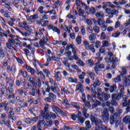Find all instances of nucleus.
<instances>
[{
  "label": "nucleus",
  "instance_id": "obj_58",
  "mask_svg": "<svg viewBox=\"0 0 130 130\" xmlns=\"http://www.w3.org/2000/svg\"><path fill=\"white\" fill-rule=\"evenodd\" d=\"M58 74H59V72H55V78L56 79V80L58 82L60 81V77H59V76H58Z\"/></svg>",
  "mask_w": 130,
  "mask_h": 130
},
{
  "label": "nucleus",
  "instance_id": "obj_37",
  "mask_svg": "<svg viewBox=\"0 0 130 130\" xmlns=\"http://www.w3.org/2000/svg\"><path fill=\"white\" fill-rule=\"evenodd\" d=\"M100 85H101V82H100L98 78H96L94 82L93 83V86L97 87L98 86H100Z\"/></svg>",
  "mask_w": 130,
  "mask_h": 130
},
{
  "label": "nucleus",
  "instance_id": "obj_43",
  "mask_svg": "<svg viewBox=\"0 0 130 130\" xmlns=\"http://www.w3.org/2000/svg\"><path fill=\"white\" fill-rule=\"evenodd\" d=\"M85 128H86V129H90V128H91V124L90 123V121L87 120L86 121H85Z\"/></svg>",
  "mask_w": 130,
  "mask_h": 130
},
{
  "label": "nucleus",
  "instance_id": "obj_23",
  "mask_svg": "<svg viewBox=\"0 0 130 130\" xmlns=\"http://www.w3.org/2000/svg\"><path fill=\"white\" fill-rule=\"evenodd\" d=\"M25 68L27 71L30 73L31 75H34V74H35V70L32 68L31 67L28 66V65H26Z\"/></svg>",
  "mask_w": 130,
  "mask_h": 130
},
{
  "label": "nucleus",
  "instance_id": "obj_4",
  "mask_svg": "<svg viewBox=\"0 0 130 130\" xmlns=\"http://www.w3.org/2000/svg\"><path fill=\"white\" fill-rule=\"evenodd\" d=\"M27 79V81L29 82V86L31 88H35L36 89L38 88V82L34 77L28 76Z\"/></svg>",
  "mask_w": 130,
  "mask_h": 130
},
{
  "label": "nucleus",
  "instance_id": "obj_5",
  "mask_svg": "<svg viewBox=\"0 0 130 130\" xmlns=\"http://www.w3.org/2000/svg\"><path fill=\"white\" fill-rule=\"evenodd\" d=\"M43 118H45L46 120H48L49 118H52V119H56L57 115L55 113L53 112H47L45 113L44 112H43Z\"/></svg>",
  "mask_w": 130,
  "mask_h": 130
},
{
  "label": "nucleus",
  "instance_id": "obj_39",
  "mask_svg": "<svg viewBox=\"0 0 130 130\" xmlns=\"http://www.w3.org/2000/svg\"><path fill=\"white\" fill-rule=\"evenodd\" d=\"M46 124V122L44 120H40L39 122L38 123V127H41V125H44L45 127V124Z\"/></svg>",
  "mask_w": 130,
  "mask_h": 130
},
{
  "label": "nucleus",
  "instance_id": "obj_53",
  "mask_svg": "<svg viewBox=\"0 0 130 130\" xmlns=\"http://www.w3.org/2000/svg\"><path fill=\"white\" fill-rule=\"evenodd\" d=\"M80 29L82 35H86V29H85V27L83 26H81Z\"/></svg>",
  "mask_w": 130,
  "mask_h": 130
},
{
  "label": "nucleus",
  "instance_id": "obj_63",
  "mask_svg": "<svg viewBox=\"0 0 130 130\" xmlns=\"http://www.w3.org/2000/svg\"><path fill=\"white\" fill-rule=\"evenodd\" d=\"M22 35L23 37H28L31 35V31H29V32H23Z\"/></svg>",
  "mask_w": 130,
  "mask_h": 130
},
{
  "label": "nucleus",
  "instance_id": "obj_29",
  "mask_svg": "<svg viewBox=\"0 0 130 130\" xmlns=\"http://www.w3.org/2000/svg\"><path fill=\"white\" fill-rule=\"evenodd\" d=\"M38 90L35 88L34 87H32L31 91L29 92V95L30 96H35V94H37Z\"/></svg>",
  "mask_w": 130,
  "mask_h": 130
},
{
  "label": "nucleus",
  "instance_id": "obj_15",
  "mask_svg": "<svg viewBox=\"0 0 130 130\" xmlns=\"http://www.w3.org/2000/svg\"><path fill=\"white\" fill-rule=\"evenodd\" d=\"M90 118L92 123H94L98 118H97V115L95 113H92L90 115Z\"/></svg>",
  "mask_w": 130,
  "mask_h": 130
},
{
  "label": "nucleus",
  "instance_id": "obj_14",
  "mask_svg": "<svg viewBox=\"0 0 130 130\" xmlns=\"http://www.w3.org/2000/svg\"><path fill=\"white\" fill-rule=\"evenodd\" d=\"M44 109H43V110L44 111H42V117H43V112H44V113H46L45 112H49V111L50 110V109L49 108V105H48V103H46V104H44Z\"/></svg>",
  "mask_w": 130,
  "mask_h": 130
},
{
  "label": "nucleus",
  "instance_id": "obj_60",
  "mask_svg": "<svg viewBox=\"0 0 130 130\" xmlns=\"http://www.w3.org/2000/svg\"><path fill=\"white\" fill-rule=\"evenodd\" d=\"M77 63L79 65L81 66V67H84V66H85V63L84 62H83V61H82V60H81V59H78L77 61Z\"/></svg>",
  "mask_w": 130,
  "mask_h": 130
},
{
  "label": "nucleus",
  "instance_id": "obj_16",
  "mask_svg": "<svg viewBox=\"0 0 130 130\" xmlns=\"http://www.w3.org/2000/svg\"><path fill=\"white\" fill-rule=\"evenodd\" d=\"M103 123V122L101 120L98 119L97 121L94 123V124L95 125V130L99 129L100 126H101V125Z\"/></svg>",
  "mask_w": 130,
  "mask_h": 130
},
{
  "label": "nucleus",
  "instance_id": "obj_52",
  "mask_svg": "<svg viewBox=\"0 0 130 130\" xmlns=\"http://www.w3.org/2000/svg\"><path fill=\"white\" fill-rule=\"evenodd\" d=\"M107 5H108V7L111 8V9H115V8H116V6L111 4V3L110 2H107Z\"/></svg>",
  "mask_w": 130,
  "mask_h": 130
},
{
  "label": "nucleus",
  "instance_id": "obj_32",
  "mask_svg": "<svg viewBox=\"0 0 130 130\" xmlns=\"http://www.w3.org/2000/svg\"><path fill=\"white\" fill-rule=\"evenodd\" d=\"M86 50H90L93 53L96 52V50L95 49V48H94V45L93 44L89 45V46L87 48Z\"/></svg>",
  "mask_w": 130,
  "mask_h": 130
},
{
  "label": "nucleus",
  "instance_id": "obj_34",
  "mask_svg": "<svg viewBox=\"0 0 130 130\" xmlns=\"http://www.w3.org/2000/svg\"><path fill=\"white\" fill-rule=\"evenodd\" d=\"M7 90V87H3L0 90V97L2 98L5 95V91Z\"/></svg>",
  "mask_w": 130,
  "mask_h": 130
},
{
  "label": "nucleus",
  "instance_id": "obj_61",
  "mask_svg": "<svg viewBox=\"0 0 130 130\" xmlns=\"http://www.w3.org/2000/svg\"><path fill=\"white\" fill-rule=\"evenodd\" d=\"M3 64L4 68H6V67H8V59H7V58H5L3 60Z\"/></svg>",
  "mask_w": 130,
  "mask_h": 130
},
{
  "label": "nucleus",
  "instance_id": "obj_35",
  "mask_svg": "<svg viewBox=\"0 0 130 130\" xmlns=\"http://www.w3.org/2000/svg\"><path fill=\"white\" fill-rule=\"evenodd\" d=\"M9 105V102L6 101L4 103V110L8 112L9 111V107L8 106Z\"/></svg>",
  "mask_w": 130,
  "mask_h": 130
},
{
  "label": "nucleus",
  "instance_id": "obj_55",
  "mask_svg": "<svg viewBox=\"0 0 130 130\" xmlns=\"http://www.w3.org/2000/svg\"><path fill=\"white\" fill-rule=\"evenodd\" d=\"M43 71L44 74L46 75L47 78H49V75H50V72H49V71H48V70L47 69H44Z\"/></svg>",
  "mask_w": 130,
  "mask_h": 130
},
{
  "label": "nucleus",
  "instance_id": "obj_59",
  "mask_svg": "<svg viewBox=\"0 0 130 130\" xmlns=\"http://www.w3.org/2000/svg\"><path fill=\"white\" fill-rule=\"evenodd\" d=\"M105 51H106V49H105V47H104V46H102L99 49V52L101 53H104Z\"/></svg>",
  "mask_w": 130,
  "mask_h": 130
},
{
  "label": "nucleus",
  "instance_id": "obj_62",
  "mask_svg": "<svg viewBox=\"0 0 130 130\" xmlns=\"http://www.w3.org/2000/svg\"><path fill=\"white\" fill-rule=\"evenodd\" d=\"M120 35V32L119 31H116V32L112 34V37H114L115 38H116V37H118Z\"/></svg>",
  "mask_w": 130,
  "mask_h": 130
},
{
  "label": "nucleus",
  "instance_id": "obj_7",
  "mask_svg": "<svg viewBox=\"0 0 130 130\" xmlns=\"http://www.w3.org/2000/svg\"><path fill=\"white\" fill-rule=\"evenodd\" d=\"M43 84L45 85V86H47V88H42V93L43 94L44 96H45L46 95V93H49L50 92V89H51V87L49 86V83L47 81H43Z\"/></svg>",
  "mask_w": 130,
  "mask_h": 130
},
{
  "label": "nucleus",
  "instance_id": "obj_10",
  "mask_svg": "<svg viewBox=\"0 0 130 130\" xmlns=\"http://www.w3.org/2000/svg\"><path fill=\"white\" fill-rule=\"evenodd\" d=\"M77 119L80 123L85 122V120H86V119L84 117H82V113L81 111H78L77 113Z\"/></svg>",
  "mask_w": 130,
  "mask_h": 130
},
{
  "label": "nucleus",
  "instance_id": "obj_18",
  "mask_svg": "<svg viewBox=\"0 0 130 130\" xmlns=\"http://www.w3.org/2000/svg\"><path fill=\"white\" fill-rule=\"evenodd\" d=\"M64 54L66 56H67V57H68L69 60H74V59H75L74 56H72L71 51H68V52H65Z\"/></svg>",
  "mask_w": 130,
  "mask_h": 130
},
{
  "label": "nucleus",
  "instance_id": "obj_1",
  "mask_svg": "<svg viewBox=\"0 0 130 130\" xmlns=\"http://www.w3.org/2000/svg\"><path fill=\"white\" fill-rule=\"evenodd\" d=\"M105 59L112 69L115 68V63H116L117 61H118V59L117 58H114L113 53L111 51L108 52L107 57H106Z\"/></svg>",
  "mask_w": 130,
  "mask_h": 130
},
{
  "label": "nucleus",
  "instance_id": "obj_3",
  "mask_svg": "<svg viewBox=\"0 0 130 130\" xmlns=\"http://www.w3.org/2000/svg\"><path fill=\"white\" fill-rule=\"evenodd\" d=\"M103 114L102 118L104 122H108L109 121V113L108 112V109L105 108L102 109Z\"/></svg>",
  "mask_w": 130,
  "mask_h": 130
},
{
  "label": "nucleus",
  "instance_id": "obj_50",
  "mask_svg": "<svg viewBox=\"0 0 130 130\" xmlns=\"http://www.w3.org/2000/svg\"><path fill=\"white\" fill-rule=\"evenodd\" d=\"M68 81L70 83H77L78 82V79L77 78L73 79L72 77H70L68 79Z\"/></svg>",
  "mask_w": 130,
  "mask_h": 130
},
{
  "label": "nucleus",
  "instance_id": "obj_25",
  "mask_svg": "<svg viewBox=\"0 0 130 130\" xmlns=\"http://www.w3.org/2000/svg\"><path fill=\"white\" fill-rule=\"evenodd\" d=\"M13 85V84H11L10 86L6 87V93H7V94H12L13 92H14L13 88L12 87Z\"/></svg>",
  "mask_w": 130,
  "mask_h": 130
},
{
  "label": "nucleus",
  "instance_id": "obj_24",
  "mask_svg": "<svg viewBox=\"0 0 130 130\" xmlns=\"http://www.w3.org/2000/svg\"><path fill=\"white\" fill-rule=\"evenodd\" d=\"M123 94H122L121 93H118L117 95L113 94L112 95V99H116L118 101L121 98V96H122Z\"/></svg>",
  "mask_w": 130,
  "mask_h": 130
},
{
  "label": "nucleus",
  "instance_id": "obj_6",
  "mask_svg": "<svg viewBox=\"0 0 130 130\" xmlns=\"http://www.w3.org/2000/svg\"><path fill=\"white\" fill-rule=\"evenodd\" d=\"M122 71L120 74V75L116 77L114 81L115 83H118V82L121 81V79L120 78L121 77H124L126 74V67H123L122 68Z\"/></svg>",
  "mask_w": 130,
  "mask_h": 130
},
{
  "label": "nucleus",
  "instance_id": "obj_9",
  "mask_svg": "<svg viewBox=\"0 0 130 130\" xmlns=\"http://www.w3.org/2000/svg\"><path fill=\"white\" fill-rule=\"evenodd\" d=\"M118 119V117L117 116V113H115L113 115H111L110 116V122L111 125L114 124L116 121H117Z\"/></svg>",
  "mask_w": 130,
  "mask_h": 130
},
{
  "label": "nucleus",
  "instance_id": "obj_22",
  "mask_svg": "<svg viewBox=\"0 0 130 130\" xmlns=\"http://www.w3.org/2000/svg\"><path fill=\"white\" fill-rule=\"evenodd\" d=\"M95 16L96 17V18H99V19H103V18L105 17L104 13L101 11L96 12L95 14Z\"/></svg>",
  "mask_w": 130,
  "mask_h": 130
},
{
  "label": "nucleus",
  "instance_id": "obj_31",
  "mask_svg": "<svg viewBox=\"0 0 130 130\" xmlns=\"http://www.w3.org/2000/svg\"><path fill=\"white\" fill-rule=\"evenodd\" d=\"M93 30L95 34H99L100 32V27L96 25L93 26Z\"/></svg>",
  "mask_w": 130,
  "mask_h": 130
},
{
  "label": "nucleus",
  "instance_id": "obj_40",
  "mask_svg": "<svg viewBox=\"0 0 130 130\" xmlns=\"http://www.w3.org/2000/svg\"><path fill=\"white\" fill-rule=\"evenodd\" d=\"M116 90V85H113L110 86L109 88V91L110 93H113L114 91H115Z\"/></svg>",
  "mask_w": 130,
  "mask_h": 130
},
{
  "label": "nucleus",
  "instance_id": "obj_27",
  "mask_svg": "<svg viewBox=\"0 0 130 130\" xmlns=\"http://www.w3.org/2000/svg\"><path fill=\"white\" fill-rule=\"evenodd\" d=\"M130 121V117L128 115L125 116L122 120V121L125 124H128Z\"/></svg>",
  "mask_w": 130,
  "mask_h": 130
},
{
  "label": "nucleus",
  "instance_id": "obj_21",
  "mask_svg": "<svg viewBox=\"0 0 130 130\" xmlns=\"http://www.w3.org/2000/svg\"><path fill=\"white\" fill-rule=\"evenodd\" d=\"M124 85L129 87L130 86V76L129 75L127 77H125L124 79Z\"/></svg>",
  "mask_w": 130,
  "mask_h": 130
},
{
  "label": "nucleus",
  "instance_id": "obj_47",
  "mask_svg": "<svg viewBox=\"0 0 130 130\" xmlns=\"http://www.w3.org/2000/svg\"><path fill=\"white\" fill-rule=\"evenodd\" d=\"M69 59L67 58H66L63 61V63L64 64L66 67H67V68H70V64L68 62Z\"/></svg>",
  "mask_w": 130,
  "mask_h": 130
},
{
  "label": "nucleus",
  "instance_id": "obj_64",
  "mask_svg": "<svg viewBox=\"0 0 130 130\" xmlns=\"http://www.w3.org/2000/svg\"><path fill=\"white\" fill-rule=\"evenodd\" d=\"M107 127L106 126L103 125V124L101 125V126L99 127V129L98 130H108Z\"/></svg>",
  "mask_w": 130,
  "mask_h": 130
},
{
  "label": "nucleus",
  "instance_id": "obj_49",
  "mask_svg": "<svg viewBox=\"0 0 130 130\" xmlns=\"http://www.w3.org/2000/svg\"><path fill=\"white\" fill-rule=\"evenodd\" d=\"M6 33L7 34V36H9V37L10 38V39H14V36L12 34H11V32H10V30H6Z\"/></svg>",
  "mask_w": 130,
  "mask_h": 130
},
{
  "label": "nucleus",
  "instance_id": "obj_54",
  "mask_svg": "<svg viewBox=\"0 0 130 130\" xmlns=\"http://www.w3.org/2000/svg\"><path fill=\"white\" fill-rule=\"evenodd\" d=\"M72 106H74V107H75V108H76L77 109H80V106L79 105V104L77 103H75V102H72L71 103Z\"/></svg>",
  "mask_w": 130,
  "mask_h": 130
},
{
  "label": "nucleus",
  "instance_id": "obj_12",
  "mask_svg": "<svg viewBox=\"0 0 130 130\" xmlns=\"http://www.w3.org/2000/svg\"><path fill=\"white\" fill-rule=\"evenodd\" d=\"M96 38H97V37H96V34L95 32L91 34L88 36V39L91 43H95Z\"/></svg>",
  "mask_w": 130,
  "mask_h": 130
},
{
  "label": "nucleus",
  "instance_id": "obj_28",
  "mask_svg": "<svg viewBox=\"0 0 130 130\" xmlns=\"http://www.w3.org/2000/svg\"><path fill=\"white\" fill-rule=\"evenodd\" d=\"M72 53L74 55V59H75V60H78V59H79V57L78 56V55L77 54V50H76V49L75 48H73L72 49Z\"/></svg>",
  "mask_w": 130,
  "mask_h": 130
},
{
  "label": "nucleus",
  "instance_id": "obj_8",
  "mask_svg": "<svg viewBox=\"0 0 130 130\" xmlns=\"http://www.w3.org/2000/svg\"><path fill=\"white\" fill-rule=\"evenodd\" d=\"M52 109L55 113H56V114H57V113H61L62 115H64V116L67 115V113H66V112H63L61 109L54 105L52 106Z\"/></svg>",
  "mask_w": 130,
  "mask_h": 130
},
{
  "label": "nucleus",
  "instance_id": "obj_33",
  "mask_svg": "<svg viewBox=\"0 0 130 130\" xmlns=\"http://www.w3.org/2000/svg\"><path fill=\"white\" fill-rule=\"evenodd\" d=\"M77 10L78 12L79 16H80V17H82V16L85 14V11L82 10L81 7H77Z\"/></svg>",
  "mask_w": 130,
  "mask_h": 130
},
{
  "label": "nucleus",
  "instance_id": "obj_38",
  "mask_svg": "<svg viewBox=\"0 0 130 130\" xmlns=\"http://www.w3.org/2000/svg\"><path fill=\"white\" fill-rule=\"evenodd\" d=\"M52 120H50L49 121H46L45 124V127H50L52 125Z\"/></svg>",
  "mask_w": 130,
  "mask_h": 130
},
{
  "label": "nucleus",
  "instance_id": "obj_36",
  "mask_svg": "<svg viewBox=\"0 0 130 130\" xmlns=\"http://www.w3.org/2000/svg\"><path fill=\"white\" fill-rule=\"evenodd\" d=\"M18 92L19 94V95H24L25 96H27L28 93H27V91H24L23 89H18Z\"/></svg>",
  "mask_w": 130,
  "mask_h": 130
},
{
  "label": "nucleus",
  "instance_id": "obj_51",
  "mask_svg": "<svg viewBox=\"0 0 130 130\" xmlns=\"http://www.w3.org/2000/svg\"><path fill=\"white\" fill-rule=\"evenodd\" d=\"M76 42L78 45H80L82 43V37L78 36L76 38Z\"/></svg>",
  "mask_w": 130,
  "mask_h": 130
},
{
  "label": "nucleus",
  "instance_id": "obj_46",
  "mask_svg": "<svg viewBox=\"0 0 130 130\" xmlns=\"http://www.w3.org/2000/svg\"><path fill=\"white\" fill-rule=\"evenodd\" d=\"M71 67L73 68V69L76 70L77 72H78V73H82V71L81 70V69H79V67H78V66L74 64V65H72Z\"/></svg>",
  "mask_w": 130,
  "mask_h": 130
},
{
  "label": "nucleus",
  "instance_id": "obj_19",
  "mask_svg": "<svg viewBox=\"0 0 130 130\" xmlns=\"http://www.w3.org/2000/svg\"><path fill=\"white\" fill-rule=\"evenodd\" d=\"M48 97H50L51 100L53 102H55L56 101V95L52 92H49L48 94Z\"/></svg>",
  "mask_w": 130,
  "mask_h": 130
},
{
  "label": "nucleus",
  "instance_id": "obj_42",
  "mask_svg": "<svg viewBox=\"0 0 130 130\" xmlns=\"http://www.w3.org/2000/svg\"><path fill=\"white\" fill-rule=\"evenodd\" d=\"M6 57V54L5 53V51L3 49H0V58L3 59L4 57Z\"/></svg>",
  "mask_w": 130,
  "mask_h": 130
},
{
  "label": "nucleus",
  "instance_id": "obj_26",
  "mask_svg": "<svg viewBox=\"0 0 130 130\" xmlns=\"http://www.w3.org/2000/svg\"><path fill=\"white\" fill-rule=\"evenodd\" d=\"M87 74L89 76L90 79H91V80H92L93 81L95 80V74L92 73V72L90 71V70H88L87 71Z\"/></svg>",
  "mask_w": 130,
  "mask_h": 130
},
{
  "label": "nucleus",
  "instance_id": "obj_17",
  "mask_svg": "<svg viewBox=\"0 0 130 130\" xmlns=\"http://www.w3.org/2000/svg\"><path fill=\"white\" fill-rule=\"evenodd\" d=\"M81 93L84 92V87H83V84L81 82H78V84L76 86V91H80Z\"/></svg>",
  "mask_w": 130,
  "mask_h": 130
},
{
  "label": "nucleus",
  "instance_id": "obj_2",
  "mask_svg": "<svg viewBox=\"0 0 130 130\" xmlns=\"http://www.w3.org/2000/svg\"><path fill=\"white\" fill-rule=\"evenodd\" d=\"M122 98L121 104L123 107H126L125 113L127 114L128 112H130V101H127L128 98L125 95H123Z\"/></svg>",
  "mask_w": 130,
  "mask_h": 130
},
{
  "label": "nucleus",
  "instance_id": "obj_20",
  "mask_svg": "<svg viewBox=\"0 0 130 130\" xmlns=\"http://www.w3.org/2000/svg\"><path fill=\"white\" fill-rule=\"evenodd\" d=\"M118 90L120 91V92H119L120 94L123 95V94L125 93V91L124 90V86H122V85L121 84H118Z\"/></svg>",
  "mask_w": 130,
  "mask_h": 130
},
{
  "label": "nucleus",
  "instance_id": "obj_57",
  "mask_svg": "<svg viewBox=\"0 0 130 130\" xmlns=\"http://www.w3.org/2000/svg\"><path fill=\"white\" fill-rule=\"evenodd\" d=\"M22 104H20L19 106L21 107V108H24V107H27L28 106V104L23 101V103H21Z\"/></svg>",
  "mask_w": 130,
  "mask_h": 130
},
{
  "label": "nucleus",
  "instance_id": "obj_13",
  "mask_svg": "<svg viewBox=\"0 0 130 130\" xmlns=\"http://www.w3.org/2000/svg\"><path fill=\"white\" fill-rule=\"evenodd\" d=\"M101 105V103H100L99 101H96V103L92 105V109H95V110H97L98 111H100V110H101V109L99 108V106H100Z\"/></svg>",
  "mask_w": 130,
  "mask_h": 130
},
{
  "label": "nucleus",
  "instance_id": "obj_41",
  "mask_svg": "<svg viewBox=\"0 0 130 130\" xmlns=\"http://www.w3.org/2000/svg\"><path fill=\"white\" fill-rule=\"evenodd\" d=\"M19 72L21 75L23 76V78H27V76H28V73L26 71L23 70H20Z\"/></svg>",
  "mask_w": 130,
  "mask_h": 130
},
{
  "label": "nucleus",
  "instance_id": "obj_11",
  "mask_svg": "<svg viewBox=\"0 0 130 130\" xmlns=\"http://www.w3.org/2000/svg\"><path fill=\"white\" fill-rule=\"evenodd\" d=\"M51 90H52L54 93H58V95H60L59 93H58V92H59V87L57 86V83H54V86H51Z\"/></svg>",
  "mask_w": 130,
  "mask_h": 130
},
{
  "label": "nucleus",
  "instance_id": "obj_48",
  "mask_svg": "<svg viewBox=\"0 0 130 130\" xmlns=\"http://www.w3.org/2000/svg\"><path fill=\"white\" fill-rule=\"evenodd\" d=\"M53 31L54 32H56L58 35H60V29H59L57 27L54 26V28H53Z\"/></svg>",
  "mask_w": 130,
  "mask_h": 130
},
{
  "label": "nucleus",
  "instance_id": "obj_45",
  "mask_svg": "<svg viewBox=\"0 0 130 130\" xmlns=\"http://www.w3.org/2000/svg\"><path fill=\"white\" fill-rule=\"evenodd\" d=\"M75 47H74V45H72V44H68L67 47L65 49V50L66 51H69L70 50V49H72L73 48H74Z\"/></svg>",
  "mask_w": 130,
  "mask_h": 130
},
{
  "label": "nucleus",
  "instance_id": "obj_56",
  "mask_svg": "<svg viewBox=\"0 0 130 130\" xmlns=\"http://www.w3.org/2000/svg\"><path fill=\"white\" fill-rule=\"evenodd\" d=\"M103 18H99L98 19V24L99 25V26H102L103 24H104V23H103Z\"/></svg>",
  "mask_w": 130,
  "mask_h": 130
},
{
  "label": "nucleus",
  "instance_id": "obj_44",
  "mask_svg": "<svg viewBox=\"0 0 130 130\" xmlns=\"http://www.w3.org/2000/svg\"><path fill=\"white\" fill-rule=\"evenodd\" d=\"M39 44L40 47L43 48V49H45V47L44 45L46 44V43L44 42L43 40H40L39 42Z\"/></svg>",
  "mask_w": 130,
  "mask_h": 130
},
{
  "label": "nucleus",
  "instance_id": "obj_30",
  "mask_svg": "<svg viewBox=\"0 0 130 130\" xmlns=\"http://www.w3.org/2000/svg\"><path fill=\"white\" fill-rule=\"evenodd\" d=\"M102 96L103 98L106 101L108 100V99L110 98V94L108 93H105V92H102Z\"/></svg>",
  "mask_w": 130,
  "mask_h": 130
}]
</instances>
